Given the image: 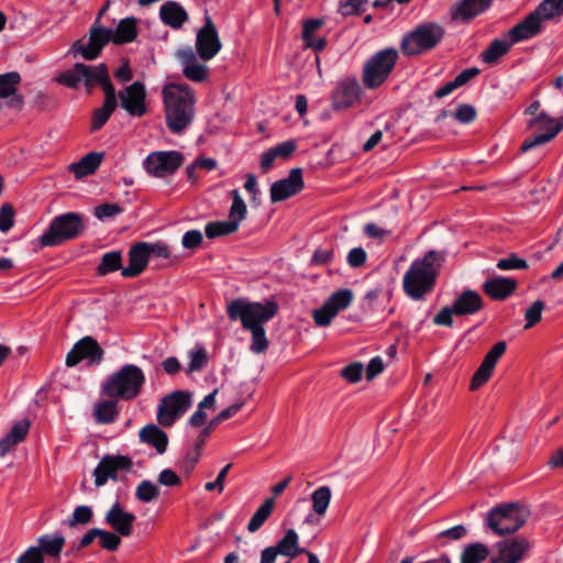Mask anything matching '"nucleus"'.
<instances>
[{"label": "nucleus", "mask_w": 563, "mask_h": 563, "mask_svg": "<svg viewBox=\"0 0 563 563\" xmlns=\"http://www.w3.org/2000/svg\"><path fill=\"white\" fill-rule=\"evenodd\" d=\"M81 67L82 82L88 91H91L96 86H100L104 95L109 91H115L106 64L102 63L97 66H90L81 63Z\"/></svg>", "instance_id": "obj_23"}, {"label": "nucleus", "mask_w": 563, "mask_h": 563, "mask_svg": "<svg viewBox=\"0 0 563 563\" xmlns=\"http://www.w3.org/2000/svg\"><path fill=\"white\" fill-rule=\"evenodd\" d=\"M118 416L115 400H104L96 405L95 418L99 423H111Z\"/></svg>", "instance_id": "obj_44"}, {"label": "nucleus", "mask_w": 563, "mask_h": 563, "mask_svg": "<svg viewBox=\"0 0 563 563\" xmlns=\"http://www.w3.org/2000/svg\"><path fill=\"white\" fill-rule=\"evenodd\" d=\"M191 406V395L184 390H175L166 395L157 408V421L163 427H170Z\"/></svg>", "instance_id": "obj_11"}, {"label": "nucleus", "mask_w": 563, "mask_h": 563, "mask_svg": "<svg viewBox=\"0 0 563 563\" xmlns=\"http://www.w3.org/2000/svg\"><path fill=\"white\" fill-rule=\"evenodd\" d=\"M544 302L540 299L533 301L525 312L526 325L525 329H530L540 322Z\"/></svg>", "instance_id": "obj_50"}, {"label": "nucleus", "mask_w": 563, "mask_h": 563, "mask_svg": "<svg viewBox=\"0 0 563 563\" xmlns=\"http://www.w3.org/2000/svg\"><path fill=\"white\" fill-rule=\"evenodd\" d=\"M488 548L483 543H473L464 548L461 563H481L488 556Z\"/></svg>", "instance_id": "obj_45"}, {"label": "nucleus", "mask_w": 563, "mask_h": 563, "mask_svg": "<svg viewBox=\"0 0 563 563\" xmlns=\"http://www.w3.org/2000/svg\"><path fill=\"white\" fill-rule=\"evenodd\" d=\"M543 21L545 19L542 14H538V9L536 8L521 22L509 30L508 35L511 43H519L538 35L542 30Z\"/></svg>", "instance_id": "obj_24"}, {"label": "nucleus", "mask_w": 563, "mask_h": 563, "mask_svg": "<svg viewBox=\"0 0 563 563\" xmlns=\"http://www.w3.org/2000/svg\"><path fill=\"white\" fill-rule=\"evenodd\" d=\"M140 440L153 446L158 454H163L167 450L168 435L156 424H147L140 430Z\"/></svg>", "instance_id": "obj_34"}, {"label": "nucleus", "mask_w": 563, "mask_h": 563, "mask_svg": "<svg viewBox=\"0 0 563 563\" xmlns=\"http://www.w3.org/2000/svg\"><path fill=\"white\" fill-rule=\"evenodd\" d=\"M528 128L533 133L521 144L522 152L552 141L563 130V117L553 119L545 112H540L536 118L529 120Z\"/></svg>", "instance_id": "obj_9"}, {"label": "nucleus", "mask_w": 563, "mask_h": 563, "mask_svg": "<svg viewBox=\"0 0 563 563\" xmlns=\"http://www.w3.org/2000/svg\"><path fill=\"white\" fill-rule=\"evenodd\" d=\"M109 42H112V30L102 27L99 24V19H96L89 31L88 43L84 44L78 40L74 42L70 51L74 55L79 54L87 60H93Z\"/></svg>", "instance_id": "obj_12"}, {"label": "nucleus", "mask_w": 563, "mask_h": 563, "mask_svg": "<svg viewBox=\"0 0 563 563\" xmlns=\"http://www.w3.org/2000/svg\"><path fill=\"white\" fill-rule=\"evenodd\" d=\"M232 205L229 211V220L209 222L205 232L208 239H216L232 234L239 230L240 223L246 218L247 207L238 189L231 191Z\"/></svg>", "instance_id": "obj_10"}, {"label": "nucleus", "mask_w": 563, "mask_h": 563, "mask_svg": "<svg viewBox=\"0 0 563 563\" xmlns=\"http://www.w3.org/2000/svg\"><path fill=\"white\" fill-rule=\"evenodd\" d=\"M221 47L218 30L210 15L206 14L205 24L198 30L196 36L197 54L207 62L212 59L221 51Z\"/></svg>", "instance_id": "obj_16"}, {"label": "nucleus", "mask_w": 563, "mask_h": 563, "mask_svg": "<svg viewBox=\"0 0 563 563\" xmlns=\"http://www.w3.org/2000/svg\"><path fill=\"white\" fill-rule=\"evenodd\" d=\"M118 107L117 92H108L104 95L103 103L100 108L96 109L91 118V131H99L110 119L112 113Z\"/></svg>", "instance_id": "obj_35"}, {"label": "nucleus", "mask_w": 563, "mask_h": 563, "mask_svg": "<svg viewBox=\"0 0 563 563\" xmlns=\"http://www.w3.org/2000/svg\"><path fill=\"white\" fill-rule=\"evenodd\" d=\"M367 260V254L362 247H354L347 254V264L352 268H360L365 265Z\"/></svg>", "instance_id": "obj_59"}, {"label": "nucleus", "mask_w": 563, "mask_h": 563, "mask_svg": "<svg viewBox=\"0 0 563 563\" xmlns=\"http://www.w3.org/2000/svg\"><path fill=\"white\" fill-rule=\"evenodd\" d=\"M81 63H76L71 69L60 73L56 81L63 86L75 89L82 81Z\"/></svg>", "instance_id": "obj_47"}, {"label": "nucleus", "mask_w": 563, "mask_h": 563, "mask_svg": "<svg viewBox=\"0 0 563 563\" xmlns=\"http://www.w3.org/2000/svg\"><path fill=\"white\" fill-rule=\"evenodd\" d=\"M120 104L128 114L141 118L146 114V89L142 81H134L119 92Z\"/></svg>", "instance_id": "obj_17"}, {"label": "nucleus", "mask_w": 563, "mask_h": 563, "mask_svg": "<svg viewBox=\"0 0 563 563\" xmlns=\"http://www.w3.org/2000/svg\"><path fill=\"white\" fill-rule=\"evenodd\" d=\"M92 510L88 506H77L70 518L67 519V526L74 528L78 525H87L92 520Z\"/></svg>", "instance_id": "obj_49"}, {"label": "nucleus", "mask_w": 563, "mask_h": 563, "mask_svg": "<svg viewBox=\"0 0 563 563\" xmlns=\"http://www.w3.org/2000/svg\"><path fill=\"white\" fill-rule=\"evenodd\" d=\"M159 18L165 25L178 30L188 20V14L176 1H167L159 9Z\"/></svg>", "instance_id": "obj_33"}, {"label": "nucleus", "mask_w": 563, "mask_h": 563, "mask_svg": "<svg viewBox=\"0 0 563 563\" xmlns=\"http://www.w3.org/2000/svg\"><path fill=\"white\" fill-rule=\"evenodd\" d=\"M98 538L100 547L111 552L117 551L121 543V539L117 533L102 529H99Z\"/></svg>", "instance_id": "obj_52"}, {"label": "nucleus", "mask_w": 563, "mask_h": 563, "mask_svg": "<svg viewBox=\"0 0 563 563\" xmlns=\"http://www.w3.org/2000/svg\"><path fill=\"white\" fill-rule=\"evenodd\" d=\"M65 545V538L60 533L54 536H42L37 539V549H41L42 555L58 558Z\"/></svg>", "instance_id": "obj_39"}, {"label": "nucleus", "mask_w": 563, "mask_h": 563, "mask_svg": "<svg viewBox=\"0 0 563 563\" xmlns=\"http://www.w3.org/2000/svg\"><path fill=\"white\" fill-rule=\"evenodd\" d=\"M278 312V305L268 300L265 303L249 301L244 298L233 299L227 306V313L231 321H240L242 328L252 334L250 349L253 353H264L269 341L266 336L264 323L273 319Z\"/></svg>", "instance_id": "obj_1"}, {"label": "nucleus", "mask_w": 563, "mask_h": 563, "mask_svg": "<svg viewBox=\"0 0 563 563\" xmlns=\"http://www.w3.org/2000/svg\"><path fill=\"white\" fill-rule=\"evenodd\" d=\"M275 500L274 498H267L255 511L252 516L251 520L247 525V530L250 532H256L264 522L271 517L274 510Z\"/></svg>", "instance_id": "obj_41"}, {"label": "nucleus", "mask_w": 563, "mask_h": 563, "mask_svg": "<svg viewBox=\"0 0 563 563\" xmlns=\"http://www.w3.org/2000/svg\"><path fill=\"white\" fill-rule=\"evenodd\" d=\"M363 365L358 362L352 363L341 371V376L349 383L355 384L361 380L363 374Z\"/></svg>", "instance_id": "obj_56"}, {"label": "nucleus", "mask_w": 563, "mask_h": 563, "mask_svg": "<svg viewBox=\"0 0 563 563\" xmlns=\"http://www.w3.org/2000/svg\"><path fill=\"white\" fill-rule=\"evenodd\" d=\"M506 349L507 345L505 341H499L492 346L484 356L482 364L472 376L470 385L471 390H477L489 380L498 360L504 355Z\"/></svg>", "instance_id": "obj_20"}, {"label": "nucleus", "mask_w": 563, "mask_h": 563, "mask_svg": "<svg viewBox=\"0 0 563 563\" xmlns=\"http://www.w3.org/2000/svg\"><path fill=\"white\" fill-rule=\"evenodd\" d=\"M323 19H307L302 23L301 38L305 47L312 48L314 52H321L327 45L325 37L316 38V33L323 26Z\"/></svg>", "instance_id": "obj_32"}, {"label": "nucleus", "mask_w": 563, "mask_h": 563, "mask_svg": "<svg viewBox=\"0 0 563 563\" xmlns=\"http://www.w3.org/2000/svg\"><path fill=\"white\" fill-rule=\"evenodd\" d=\"M16 563H44V556L42 555L41 549L30 547L18 558Z\"/></svg>", "instance_id": "obj_62"}, {"label": "nucleus", "mask_w": 563, "mask_h": 563, "mask_svg": "<svg viewBox=\"0 0 563 563\" xmlns=\"http://www.w3.org/2000/svg\"><path fill=\"white\" fill-rule=\"evenodd\" d=\"M493 0H461L451 7L450 13L453 21L468 22L492 4Z\"/></svg>", "instance_id": "obj_29"}, {"label": "nucleus", "mask_w": 563, "mask_h": 563, "mask_svg": "<svg viewBox=\"0 0 563 563\" xmlns=\"http://www.w3.org/2000/svg\"><path fill=\"white\" fill-rule=\"evenodd\" d=\"M30 426L31 423L29 419L19 420L12 426L8 435L13 440V442L19 444L26 438L30 431Z\"/></svg>", "instance_id": "obj_54"}, {"label": "nucleus", "mask_w": 563, "mask_h": 563, "mask_svg": "<svg viewBox=\"0 0 563 563\" xmlns=\"http://www.w3.org/2000/svg\"><path fill=\"white\" fill-rule=\"evenodd\" d=\"M176 56L184 65L183 75L187 79L195 82H202L208 78V67L198 62L197 55L191 47L178 51Z\"/></svg>", "instance_id": "obj_25"}, {"label": "nucleus", "mask_w": 563, "mask_h": 563, "mask_svg": "<svg viewBox=\"0 0 563 563\" xmlns=\"http://www.w3.org/2000/svg\"><path fill=\"white\" fill-rule=\"evenodd\" d=\"M361 92V85L355 77L342 79L332 92V108L340 111L353 107L360 101Z\"/></svg>", "instance_id": "obj_19"}, {"label": "nucleus", "mask_w": 563, "mask_h": 563, "mask_svg": "<svg viewBox=\"0 0 563 563\" xmlns=\"http://www.w3.org/2000/svg\"><path fill=\"white\" fill-rule=\"evenodd\" d=\"M517 286L516 279L498 276L487 279L482 289L486 296L494 300H505L515 292Z\"/></svg>", "instance_id": "obj_30"}, {"label": "nucleus", "mask_w": 563, "mask_h": 563, "mask_svg": "<svg viewBox=\"0 0 563 563\" xmlns=\"http://www.w3.org/2000/svg\"><path fill=\"white\" fill-rule=\"evenodd\" d=\"M122 254L120 251H112L104 253L101 257L100 264L97 266V274L104 276L110 273L122 271Z\"/></svg>", "instance_id": "obj_42"}, {"label": "nucleus", "mask_w": 563, "mask_h": 563, "mask_svg": "<svg viewBox=\"0 0 563 563\" xmlns=\"http://www.w3.org/2000/svg\"><path fill=\"white\" fill-rule=\"evenodd\" d=\"M529 511L526 508L508 504L495 507L487 515V526L498 536L514 533L528 520Z\"/></svg>", "instance_id": "obj_8"}, {"label": "nucleus", "mask_w": 563, "mask_h": 563, "mask_svg": "<svg viewBox=\"0 0 563 563\" xmlns=\"http://www.w3.org/2000/svg\"><path fill=\"white\" fill-rule=\"evenodd\" d=\"M123 209L117 203H103L95 209V216L102 220L121 213Z\"/></svg>", "instance_id": "obj_61"}, {"label": "nucleus", "mask_w": 563, "mask_h": 563, "mask_svg": "<svg viewBox=\"0 0 563 563\" xmlns=\"http://www.w3.org/2000/svg\"><path fill=\"white\" fill-rule=\"evenodd\" d=\"M103 159V154L91 152L81 157L78 162L70 164L69 170L77 179L93 174L100 166Z\"/></svg>", "instance_id": "obj_36"}, {"label": "nucleus", "mask_w": 563, "mask_h": 563, "mask_svg": "<svg viewBox=\"0 0 563 563\" xmlns=\"http://www.w3.org/2000/svg\"><path fill=\"white\" fill-rule=\"evenodd\" d=\"M166 125L174 134L187 129L195 117V92L187 85L168 84L162 90Z\"/></svg>", "instance_id": "obj_3"}, {"label": "nucleus", "mask_w": 563, "mask_h": 563, "mask_svg": "<svg viewBox=\"0 0 563 563\" xmlns=\"http://www.w3.org/2000/svg\"><path fill=\"white\" fill-rule=\"evenodd\" d=\"M305 183L301 168H292L288 177L273 183L271 186V201H284L303 189Z\"/></svg>", "instance_id": "obj_21"}, {"label": "nucleus", "mask_w": 563, "mask_h": 563, "mask_svg": "<svg viewBox=\"0 0 563 563\" xmlns=\"http://www.w3.org/2000/svg\"><path fill=\"white\" fill-rule=\"evenodd\" d=\"M280 555L292 560L299 554L307 552L305 548L299 547V537L294 529H288L284 537L274 545Z\"/></svg>", "instance_id": "obj_37"}, {"label": "nucleus", "mask_w": 563, "mask_h": 563, "mask_svg": "<svg viewBox=\"0 0 563 563\" xmlns=\"http://www.w3.org/2000/svg\"><path fill=\"white\" fill-rule=\"evenodd\" d=\"M189 356H190V362L187 367L188 374L200 371L208 363V355L203 347H200L196 351H191L189 353Z\"/></svg>", "instance_id": "obj_51"}, {"label": "nucleus", "mask_w": 563, "mask_h": 563, "mask_svg": "<svg viewBox=\"0 0 563 563\" xmlns=\"http://www.w3.org/2000/svg\"><path fill=\"white\" fill-rule=\"evenodd\" d=\"M445 255V252L431 250L412 262L402 279V288L408 297L421 300L433 290Z\"/></svg>", "instance_id": "obj_2"}, {"label": "nucleus", "mask_w": 563, "mask_h": 563, "mask_svg": "<svg viewBox=\"0 0 563 563\" xmlns=\"http://www.w3.org/2000/svg\"><path fill=\"white\" fill-rule=\"evenodd\" d=\"M22 78L18 71H9L0 75V99H8L10 108L21 110L24 104V97L18 93V86Z\"/></svg>", "instance_id": "obj_28"}, {"label": "nucleus", "mask_w": 563, "mask_h": 563, "mask_svg": "<svg viewBox=\"0 0 563 563\" xmlns=\"http://www.w3.org/2000/svg\"><path fill=\"white\" fill-rule=\"evenodd\" d=\"M332 497L329 486L318 487L311 494L312 509L318 517H323L328 510Z\"/></svg>", "instance_id": "obj_43"}, {"label": "nucleus", "mask_w": 563, "mask_h": 563, "mask_svg": "<svg viewBox=\"0 0 563 563\" xmlns=\"http://www.w3.org/2000/svg\"><path fill=\"white\" fill-rule=\"evenodd\" d=\"M444 29L435 22L419 24L400 41V51L407 57L422 55L433 49L443 38Z\"/></svg>", "instance_id": "obj_6"}, {"label": "nucleus", "mask_w": 563, "mask_h": 563, "mask_svg": "<svg viewBox=\"0 0 563 563\" xmlns=\"http://www.w3.org/2000/svg\"><path fill=\"white\" fill-rule=\"evenodd\" d=\"M133 463L129 456L125 455H104L93 471L95 485L97 487L103 486L108 479L117 481L118 471H130Z\"/></svg>", "instance_id": "obj_18"}, {"label": "nucleus", "mask_w": 563, "mask_h": 563, "mask_svg": "<svg viewBox=\"0 0 563 563\" xmlns=\"http://www.w3.org/2000/svg\"><path fill=\"white\" fill-rule=\"evenodd\" d=\"M14 208L11 203H3L0 208V231L8 232L14 223Z\"/></svg>", "instance_id": "obj_55"}, {"label": "nucleus", "mask_w": 563, "mask_h": 563, "mask_svg": "<svg viewBox=\"0 0 563 563\" xmlns=\"http://www.w3.org/2000/svg\"><path fill=\"white\" fill-rule=\"evenodd\" d=\"M496 266L501 271L527 269L529 267L527 261L518 257L516 254H510L506 258H500Z\"/></svg>", "instance_id": "obj_53"}, {"label": "nucleus", "mask_w": 563, "mask_h": 563, "mask_svg": "<svg viewBox=\"0 0 563 563\" xmlns=\"http://www.w3.org/2000/svg\"><path fill=\"white\" fill-rule=\"evenodd\" d=\"M454 119L457 120L460 123L468 124L473 122L476 118V110L471 104H460L454 114Z\"/></svg>", "instance_id": "obj_57"}, {"label": "nucleus", "mask_w": 563, "mask_h": 563, "mask_svg": "<svg viewBox=\"0 0 563 563\" xmlns=\"http://www.w3.org/2000/svg\"><path fill=\"white\" fill-rule=\"evenodd\" d=\"M353 299L351 289H340L334 291L322 305L321 308L313 310L312 318L318 327H328L333 318L346 309Z\"/></svg>", "instance_id": "obj_15"}, {"label": "nucleus", "mask_w": 563, "mask_h": 563, "mask_svg": "<svg viewBox=\"0 0 563 563\" xmlns=\"http://www.w3.org/2000/svg\"><path fill=\"white\" fill-rule=\"evenodd\" d=\"M512 44L514 43H511V40L507 41L496 38L489 44V46L484 52H482L481 58L484 63L493 65L500 57L508 53Z\"/></svg>", "instance_id": "obj_40"}, {"label": "nucleus", "mask_w": 563, "mask_h": 563, "mask_svg": "<svg viewBox=\"0 0 563 563\" xmlns=\"http://www.w3.org/2000/svg\"><path fill=\"white\" fill-rule=\"evenodd\" d=\"M145 249L148 253V257L154 256L159 258H168L170 256L169 246L162 241H157L155 243L147 242V247Z\"/></svg>", "instance_id": "obj_60"}, {"label": "nucleus", "mask_w": 563, "mask_h": 563, "mask_svg": "<svg viewBox=\"0 0 563 563\" xmlns=\"http://www.w3.org/2000/svg\"><path fill=\"white\" fill-rule=\"evenodd\" d=\"M135 516L125 511L119 501H115L106 514V522L120 536L130 537L133 532Z\"/></svg>", "instance_id": "obj_26"}, {"label": "nucleus", "mask_w": 563, "mask_h": 563, "mask_svg": "<svg viewBox=\"0 0 563 563\" xmlns=\"http://www.w3.org/2000/svg\"><path fill=\"white\" fill-rule=\"evenodd\" d=\"M103 356L104 351L97 340L87 335L74 344L73 349L66 355L65 364L68 367H74L81 361H87L89 365H99Z\"/></svg>", "instance_id": "obj_14"}, {"label": "nucleus", "mask_w": 563, "mask_h": 563, "mask_svg": "<svg viewBox=\"0 0 563 563\" xmlns=\"http://www.w3.org/2000/svg\"><path fill=\"white\" fill-rule=\"evenodd\" d=\"M184 162V155L178 151H156L145 158L143 165L147 174L164 178L173 175Z\"/></svg>", "instance_id": "obj_13"}, {"label": "nucleus", "mask_w": 563, "mask_h": 563, "mask_svg": "<svg viewBox=\"0 0 563 563\" xmlns=\"http://www.w3.org/2000/svg\"><path fill=\"white\" fill-rule=\"evenodd\" d=\"M144 384L145 374L142 368L134 364H125L107 378L102 391L108 397L130 401L142 393Z\"/></svg>", "instance_id": "obj_4"}, {"label": "nucleus", "mask_w": 563, "mask_h": 563, "mask_svg": "<svg viewBox=\"0 0 563 563\" xmlns=\"http://www.w3.org/2000/svg\"><path fill=\"white\" fill-rule=\"evenodd\" d=\"M498 555L492 558L490 563H518L530 548L526 538H510L496 544Z\"/></svg>", "instance_id": "obj_22"}, {"label": "nucleus", "mask_w": 563, "mask_h": 563, "mask_svg": "<svg viewBox=\"0 0 563 563\" xmlns=\"http://www.w3.org/2000/svg\"><path fill=\"white\" fill-rule=\"evenodd\" d=\"M398 59L399 52L395 47L374 53L363 65V85L371 90L382 87L393 74Z\"/></svg>", "instance_id": "obj_5"}, {"label": "nucleus", "mask_w": 563, "mask_h": 563, "mask_svg": "<svg viewBox=\"0 0 563 563\" xmlns=\"http://www.w3.org/2000/svg\"><path fill=\"white\" fill-rule=\"evenodd\" d=\"M202 240L203 236L199 230H190L183 235L181 244L185 249L194 250L201 245Z\"/></svg>", "instance_id": "obj_58"}, {"label": "nucleus", "mask_w": 563, "mask_h": 563, "mask_svg": "<svg viewBox=\"0 0 563 563\" xmlns=\"http://www.w3.org/2000/svg\"><path fill=\"white\" fill-rule=\"evenodd\" d=\"M159 496L158 487L151 481H142L136 489L135 497L141 503H151Z\"/></svg>", "instance_id": "obj_48"}, {"label": "nucleus", "mask_w": 563, "mask_h": 563, "mask_svg": "<svg viewBox=\"0 0 563 563\" xmlns=\"http://www.w3.org/2000/svg\"><path fill=\"white\" fill-rule=\"evenodd\" d=\"M453 305L443 307L433 318V322L438 325L452 327L453 324Z\"/></svg>", "instance_id": "obj_64"}, {"label": "nucleus", "mask_w": 563, "mask_h": 563, "mask_svg": "<svg viewBox=\"0 0 563 563\" xmlns=\"http://www.w3.org/2000/svg\"><path fill=\"white\" fill-rule=\"evenodd\" d=\"M147 242H136L129 250V265L123 267L121 275L125 278L140 276L148 265Z\"/></svg>", "instance_id": "obj_27"}, {"label": "nucleus", "mask_w": 563, "mask_h": 563, "mask_svg": "<svg viewBox=\"0 0 563 563\" xmlns=\"http://www.w3.org/2000/svg\"><path fill=\"white\" fill-rule=\"evenodd\" d=\"M537 9L545 21H551L563 15V0H542Z\"/></svg>", "instance_id": "obj_46"}, {"label": "nucleus", "mask_w": 563, "mask_h": 563, "mask_svg": "<svg viewBox=\"0 0 563 563\" xmlns=\"http://www.w3.org/2000/svg\"><path fill=\"white\" fill-rule=\"evenodd\" d=\"M297 144L294 140H289L286 142H283L272 150L274 151L275 155L277 157H280L283 159H287L291 156V154L296 151Z\"/></svg>", "instance_id": "obj_63"}, {"label": "nucleus", "mask_w": 563, "mask_h": 563, "mask_svg": "<svg viewBox=\"0 0 563 563\" xmlns=\"http://www.w3.org/2000/svg\"><path fill=\"white\" fill-rule=\"evenodd\" d=\"M137 36L136 19L125 18L112 31V43L120 45L133 42Z\"/></svg>", "instance_id": "obj_38"}, {"label": "nucleus", "mask_w": 563, "mask_h": 563, "mask_svg": "<svg viewBox=\"0 0 563 563\" xmlns=\"http://www.w3.org/2000/svg\"><path fill=\"white\" fill-rule=\"evenodd\" d=\"M484 308L482 296L475 290H464L453 302L455 316H468L479 312Z\"/></svg>", "instance_id": "obj_31"}, {"label": "nucleus", "mask_w": 563, "mask_h": 563, "mask_svg": "<svg viewBox=\"0 0 563 563\" xmlns=\"http://www.w3.org/2000/svg\"><path fill=\"white\" fill-rule=\"evenodd\" d=\"M85 231L84 218L76 212L55 217L46 231L40 236L43 247L60 245L78 238Z\"/></svg>", "instance_id": "obj_7"}]
</instances>
